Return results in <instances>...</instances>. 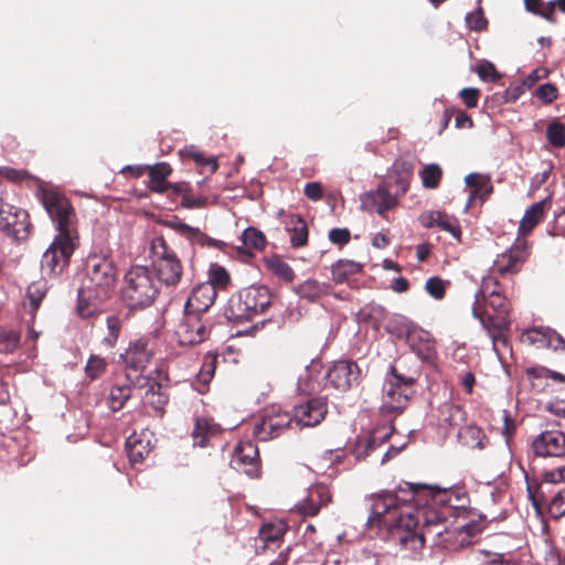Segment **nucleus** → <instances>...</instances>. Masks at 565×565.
Returning a JSON list of instances; mask_svg holds the SVG:
<instances>
[{
	"instance_id": "obj_24",
	"label": "nucleus",
	"mask_w": 565,
	"mask_h": 565,
	"mask_svg": "<svg viewBox=\"0 0 565 565\" xmlns=\"http://www.w3.org/2000/svg\"><path fill=\"white\" fill-rule=\"evenodd\" d=\"M546 201H540L532 204L524 213L518 228V238L525 237L534 230V227L544 218L546 213Z\"/></svg>"
},
{
	"instance_id": "obj_6",
	"label": "nucleus",
	"mask_w": 565,
	"mask_h": 565,
	"mask_svg": "<svg viewBox=\"0 0 565 565\" xmlns=\"http://www.w3.org/2000/svg\"><path fill=\"white\" fill-rule=\"evenodd\" d=\"M115 268L107 258L93 256L87 259L83 287L94 291L95 299H108L115 287Z\"/></svg>"
},
{
	"instance_id": "obj_15",
	"label": "nucleus",
	"mask_w": 565,
	"mask_h": 565,
	"mask_svg": "<svg viewBox=\"0 0 565 565\" xmlns=\"http://www.w3.org/2000/svg\"><path fill=\"white\" fill-rule=\"evenodd\" d=\"M531 448L536 457H564L565 434L561 430H545L532 440Z\"/></svg>"
},
{
	"instance_id": "obj_21",
	"label": "nucleus",
	"mask_w": 565,
	"mask_h": 565,
	"mask_svg": "<svg viewBox=\"0 0 565 565\" xmlns=\"http://www.w3.org/2000/svg\"><path fill=\"white\" fill-rule=\"evenodd\" d=\"M127 456L132 465L141 463L151 452L152 445L148 436L134 433L126 440Z\"/></svg>"
},
{
	"instance_id": "obj_63",
	"label": "nucleus",
	"mask_w": 565,
	"mask_h": 565,
	"mask_svg": "<svg viewBox=\"0 0 565 565\" xmlns=\"http://www.w3.org/2000/svg\"><path fill=\"white\" fill-rule=\"evenodd\" d=\"M500 291V285L497 278L488 277L482 280L481 296L483 299L493 296Z\"/></svg>"
},
{
	"instance_id": "obj_39",
	"label": "nucleus",
	"mask_w": 565,
	"mask_h": 565,
	"mask_svg": "<svg viewBox=\"0 0 565 565\" xmlns=\"http://www.w3.org/2000/svg\"><path fill=\"white\" fill-rule=\"evenodd\" d=\"M287 532V524L284 521H274L265 523L259 530V540L264 542L265 547L282 540Z\"/></svg>"
},
{
	"instance_id": "obj_31",
	"label": "nucleus",
	"mask_w": 565,
	"mask_h": 565,
	"mask_svg": "<svg viewBox=\"0 0 565 565\" xmlns=\"http://www.w3.org/2000/svg\"><path fill=\"white\" fill-rule=\"evenodd\" d=\"M265 268L286 284H291L296 274L291 266L279 255L273 254L263 258Z\"/></svg>"
},
{
	"instance_id": "obj_51",
	"label": "nucleus",
	"mask_w": 565,
	"mask_h": 565,
	"mask_svg": "<svg viewBox=\"0 0 565 565\" xmlns=\"http://www.w3.org/2000/svg\"><path fill=\"white\" fill-rule=\"evenodd\" d=\"M546 138L553 147H565V126L559 121H552L547 126Z\"/></svg>"
},
{
	"instance_id": "obj_62",
	"label": "nucleus",
	"mask_w": 565,
	"mask_h": 565,
	"mask_svg": "<svg viewBox=\"0 0 565 565\" xmlns=\"http://www.w3.org/2000/svg\"><path fill=\"white\" fill-rule=\"evenodd\" d=\"M351 234L348 228H332L329 232V239L337 245L343 246L350 242Z\"/></svg>"
},
{
	"instance_id": "obj_3",
	"label": "nucleus",
	"mask_w": 565,
	"mask_h": 565,
	"mask_svg": "<svg viewBox=\"0 0 565 565\" xmlns=\"http://www.w3.org/2000/svg\"><path fill=\"white\" fill-rule=\"evenodd\" d=\"M158 287L149 268L134 266L125 275L120 298L129 310H143L156 300Z\"/></svg>"
},
{
	"instance_id": "obj_34",
	"label": "nucleus",
	"mask_w": 565,
	"mask_h": 565,
	"mask_svg": "<svg viewBox=\"0 0 565 565\" xmlns=\"http://www.w3.org/2000/svg\"><path fill=\"white\" fill-rule=\"evenodd\" d=\"M106 299H95L94 291L85 287L78 289L77 313L82 318H90L100 311V303Z\"/></svg>"
},
{
	"instance_id": "obj_55",
	"label": "nucleus",
	"mask_w": 565,
	"mask_h": 565,
	"mask_svg": "<svg viewBox=\"0 0 565 565\" xmlns=\"http://www.w3.org/2000/svg\"><path fill=\"white\" fill-rule=\"evenodd\" d=\"M547 512L551 518L559 519L565 515V488L558 491L550 501Z\"/></svg>"
},
{
	"instance_id": "obj_2",
	"label": "nucleus",
	"mask_w": 565,
	"mask_h": 565,
	"mask_svg": "<svg viewBox=\"0 0 565 565\" xmlns=\"http://www.w3.org/2000/svg\"><path fill=\"white\" fill-rule=\"evenodd\" d=\"M42 203L58 234L42 257V269L58 276L68 266L78 243L76 214L70 200L55 191H43Z\"/></svg>"
},
{
	"instance_id": "obj_42",
	"label": "nucleus",
	"mask_w": 565,
	"mask_h": 565,
	"mask_svg": "<svg viewBox=\"0 0 565 565\" xmlns=\"http://www.w3.org/2000/svg\"><path fill=\"white\" fill-rule=\"evenodd\" d=\"M428 218H430V222L426 223L427 227L433 226V224H437L441 230L450 233L455 238H460L461 228L456 218L441 212L430 213Z\"/></svg>"
},
{
	"instance_id": "obj_37",
	"label": "nucleus",
	"mask_w": 565,
	"mask_h": 565,
	"mask_svg": "<svg viewBox=\"0 0 565 565\" xmlns=\"http://www.w3.org/2000/svg\"><path fill=\"white\" fill-rule=\"evenodd\" d=\"M392 431L393 427H390V431L380 435V430L376 429L371 437L358 440L352 450L353 455L358 459L366 458L376 446L385 443L390 438Z\"/></svg>"
},
{
	"instance_id": "obj_1",
	"label": "nucleus",
	"mask_w": 565,
	"mask_h": 565,
	"mask_svg": "<svg viewBox=\"0 0 565 565\" xmlns=\"http://www.w3.org/2000/svg\"><path fill=\"white\" fill-rule=\"evenodd\" d=\"M451 497L446 489L399 483L397 492L381 493L372 499L369 523L386 527L391 539L405 550H420L427 535H446L440 543L447 544L454 532L445 523L457 511L450 503Z\"/></svg>"
},
{
	"instance_id": "obj_54",
	"label": "nucleus",
	"mask_w": 565,
	"mask_h": 565,
	"mask_svg": "<svg viewBox=\"0 0 565 565\" xmlns=\"http://www.w3.org/2000/svg\"><path fill=\"white\" fill-rule=\"evenodd\" d=\"M526 375L531 379H550L565 385V375L548 370L545 366H533L526 370Z\"/></svg>"
},
{
	"instance_id": "obj_50",
	"label": "nucleus",
	"mask_w": 565,
	"mask_h": 565,
	"mask_svg": "<svg viewBox=\"0 0 565 565\" xmlns=\"http://www.w3.org/2000/svg\"><path fill=\"white\" fill-rule=\"evenodd\" d=\"M21 334L14 330H0V353H12L19 345Z\"/></svg>"
},
{
	"instance_id": "obj_49",
	"label": "nucleus",
	"mask_w": 565,
	"mask_h": 565,
	"mask_svg": "<svg viewBox=\"0 0 565 565\" xmlns=\"http://www.w3.org/2000/svg\"><path fill=\"white\" fill-rule=\"evenodd\" d=\"M107 361L96 354H92L85 365V374L90 381L102 377L107 371Z\"/></svg>"
},
{
	"instance_id": "obj_53",
	"label": "nucleus",
	"mask_w": 565,
	"mask_h": 565,
	"mask_svg": "<svg viewBox=\"0 0 565 565\" xmlns=\"http://www.w3.org/2000/svg\"><path fill=\"white\" fill-rule=\"evenodd\" d=\"M466 23L469 30L481 32L486 31L488 28V20L484 17L483 10L479 7L477 10L469 12L466 15Z\"/></svg>"
},
{
	"instance_id": "obj_40",
	"label": "nucleus",
	"mask_w": 565,
	"mask_h": 565,
	"mask_svg": "<svg viewBox=\"0 0 565 565\" xmlns=\"http://www.w3.org/2000/svg\"><path fill=\"white\" fill-rule=\"evenodd\" d=\"M47 287L44 280L33 281L26 289V299L29 306V312L31 318L34 319L38 309L41 306L42 300L46 296ZM26 307V302L24 303Z\"/></svg>"
},
{
	"instance_id": "obj_17",
	"label": "nucleus",
	"mask_w": 565,
	"mask_h": 565,
	"mask_svg": "<svg viewBox=\"0 0 565 565\" xmlns=\"http://www.w3.org/2000/svg\"><path fill=\"white\" fill-rule=\"evenodd\" d=\"M398 204L396 195L391 194L385 185H380L374 191L361 195V207L366 212H375L381 216Z\"/></svg>"
},
{
	"instance_id": "obj_11",
	"label": "nucleus",
	"mask_w": 565,
	"mask_h": 565,
	"mask_svg": "<svg viewBox=\"0 0 565 565\" xmlns=\"http://www.w3.org/2000/svg\"><path fill=\"white\" fill-rule=\"evenodd\" d=\"M292 423V417L287 412H267L254 426V436L262 440L277 438L286 433Z\"/></svg>"
},
{
	"instance_id": "obj_35",
	"label": "nucleus",
	"mask_w": 565,
	"mask_h": 565,
	"mask_svg": "<svg viewBox=\"0 0 565 565\" xmlns=\"http://www.w3.org/2000/svg\"><path fill=\"white\" fill-rule=\"evenodd\" d=\"M150 252L152 257V265H158L172 259H178V256L168 239L160 235L151 239Z\"/></svg>"
},
{
	"instance_id": "obj_33",
	"label": "nucleus",
	"mask_w": 565,
	"mask_h": 565,
	"mask_svg": "<svg viewBox=\"0 0 565 565\" xmlns=\"http://www.w3.org/2000/svg\"><path fill=\"white\" fill-rule=\"evenodd\" d=\"M158 278L167 286H175L180 282L183 267L181 260L172 259L153 266Z\"/></svg>"
},
{
	"instance_id": "obj_23",
	"label": "nucleus",
	"mask_w": 565,
	"mask_h": 565,
	"mask_svg": "<svg viewBox=\"0 0 565 565\" xmlns=\"http://www.w3.org/2000/svg\"><path fill=\"white\" fill-rule=\"evenodd\" d=\"M172 227L189 239L191 244L212 248H221L223 246V242L207 236L199 227H192L183 222L173 223Z\"/></svg>"
},
{
	"instance_id": "obj_44",
	"label": "nucleus",
	"mask_w": 565,
	"mask_h": 565,
	"mask_svg": "<svg viewBox=\"0 0 565 565\" xmlns=\"http://www.w3.org/2000/svg\"><path fill=\"white\" fill-rule=\"evenodd\" d=\"M550 328L534 327L521 334V342L534 345L537 349L547 348V332Z\"/></svg>"
},
{
	"instance_id": "obj_43",
	"label": "nucleus",
	"mask_w": 565,
	"mask_h": 565,
	"mask_svg": "<svg viewBox=\"0 0 565 565\" xmlns=\"http://www.w3.org/2000/svg\"><path fill=\"white\" fill-rule=\"evenodd\" d=\"M419 343H415V335L409 338L413 351L425 361L431 360L436 354L435 341L429 338L428 333L418 335Z\"/></svg>"
},
{
	"instance_id": "obj_7",
	"label": "nucleus",
	"mask_w": 565,
	"mask_h": 565,
	"mask_svg": "<svg viewBox=\"0 0 565 565\" xmlns=\"http://www.w3.org/2000/svg\"><path fill=\"white\" fill-rule=\"evenodd\" d=\"M32 230L29 213L9 204L0 196V231L14 241H25Z\"/></svg>"
},
{
	"instance_id": "obj_36",
	"label": "nucleus",
	"mask_w": 565,
	"mask_h": 565,
	"mask_svg": "<svg viewBox=\"0 0 565 565\" xmlns=\"http://www.w3.org/2000/svg\"><path fill=\"white\" fill-rule=\"evenodd\" d=\"M128 375L131 374H126V383L115 384L110 387V392L108 395V406L114 412L122 409L125 404L131 396V387L134 386V384L128 380Z\"/></svg>"
},
{
	"instance_id": "obj_4",
	"label": "nucleus",
	"mask_w": 565,
	"mask_h": 565,
	"mask_svg": "<svg viewBox=\"0 0 565 565\" xmlns=\"http://www.w3.org/2000/svg\"><path fill=\"white\" fill-rule=\"evenodd\" d=\"M273 296L268 287L249 286L242 289L237 298H232L227 308L228 318L235 321L250 320L264 313L271 305Z\"/></svg>"
},
{
	"instance_id": "obj_46",
	"label": "nucleus",
	"mask_w": 565,
	"mask_h": 565,
	"mask_svg": "<svg viewBox=\"0 0 565 565\" xmlns=\"http://www.w3.org/2000/svg\"><path fill=\"white\" fill-rule=\"evenodd\" d=\"M183 160L191 159L200 167H210V171L214 173L217 168V161L214 158H205L203 153L198 151L194 147H186L179 151Z\"/></svg>"
},
{
	"instance_id": "obj_19",
	"label": "nucleus",
	"mask_w": 565,
	"mask_h": 565,
	"mask_svg": "<svg viewBox=\"0 0 565 565\" xmlns=\"http://www.w3.org/2000/svg\"><path fill=\"white\" fill-rule=\"evenodd\" d=\"M217 294L212 285L205 282L199 284L192 289L184 305V311L203 317L213 306Z\"/></svg>"
},
{
	"instance_id": "obj_12",
	"label": "nucleus",
	"mask_w": 565,
	"mask_h": 565,
	"mask_svg": "<svg viewBox=\"0 0 565 565\" xmlns=\"http://www.w3.org/2000/svg\"><path fill=\"white\" fill-rule=\"evenodd\" d=\"M361 370L353 361L335 362L327 372V384L341 392L349 391L360 380Z\"/></svg>"
},
{
	"instance_id": "obj_58",
	"label": "nucleus",
	"mask_w": 565,
	"mask_h": 565,
	"mask_svg": "<svg viewBox=\"0 0 565 565\" xmlns=\"http://www.w3.org/2000/svg\"><path fill=\"white\" fill-rule=\"evenodd\" d=\"M477 74L480 77V79L492 83L499 81L501 77L494 64L488 61L482 62L481 64L478 65Z\"/></svg>"
},
{
	"instance_id": "obj_47",
	"label": "nucleus",
	"mask_w": 565,
	"mask_h": 565,
	"mask_svg": "<svg viewBox=\"0 0 565 565\" xmlns=\"http://www.w3.org/2000/svg\"><path fill=\"white\" fill-rule=\"evenodd\" d=\"M242 242L246 248L263 250L266 247V236L255 227H247L242 233Z\"/></svg>"
},
{
	"instance_id": "obj_25",
	"label": "nucleus",
	"mask_w": 565,
	"mask_h": 565,
	"mask_svg": "<svg viewBox=\"0 0 565 565\" xmlns=\"http://www.w3.org/2000/svg\"><path fill=\"white\" fill-rule=\"evenodd\" d=\"M438 411V424L447 430L459 429L466 422V412L458 405L444 403Z\"/></svg>"
},
{
	"instance_id": "obj_32",
	"label": "nucleus",
	"mask_w": 565,
	"mask_h": 565,
	"mask_svg": "<svg viewBox=\"0 0 565 565\" xmlns=\"http://www.w3.org/2000/svg\"><path fill=\"white\" fill-rule=\"evenodd\" d=\"M457 438L461 445L471 449H483L489 441L482 429L476 425L461 426Z\"/></svg>"
},
{
	"instance_id": "obj_16",
	"label": "nucleus",
	"mask_w": 565,
	"mask_h": 565,
	"mask_svg": "<svg viewBox=\"0 0 565 565\" xmlns=\"http://www.w3.org/2000/svg\"><path fill=\"white\" fill-rule=\"evenodd\" d=\"M154 354V343L148 338H139L130 342L124 359L128 370L142 372Z\"/></svg>"
},
{
	"instance_id": "obj_41",
	"label": "nucleus",
	"mask_w": 565,
	"mask_h": 565,
	"mask_svg": "<svg viewBox=\"0 0 565 565\" xmlns=\"http://www.w3.org/2000/svg\"><path fill=\"white\" fill-rule=\"evenodd\" d=\"M361 270L362 266L359 263L348 259H340L334 265H332V279L335 284H343L349 279V277L360 273Z\"/></svg>"
},
{
	"instance_id": "obj_56",
	"label": "nucleus",
	"mask_w": 565,
	"mask_h": 565,
	"mask_svg": "<svg viewBox=\"0 0 565 565\" xmlns=\"http://www.w3.org/2000/svg\"><path fill=\"white\" fill-rule=\"evenodd\" d=\"M107 330L108 334L105 337L104 343L113 348L121 331V321L117 316L113 315L107 318Z\"/></svg>"
},
{
	"instance_id": "obj_22",
	"label": "nucleus",
	"mask_w": 565,
	"mask_h": 565,
	"mask_svg": "<svg viewBox=\"0 0 565 565\" xmlns=\"http://www.w3.org/2000/svg\"><path fill=\"white\" fill-rule=\"evenodd\" d=\"M282 223L288 233H290V244L292 247H302L308 242V226L306 221L297 214L282 215Z\"/></svg>"
},
{
	"instance_id": "obj_5",
	"label": "nucleus",
	"mask_w": 565,
	"mask_h": 565,
	"mask_svg": "<svg viewBox=\"0 0 565 565\" xmlns=\"http://www.w3.org/2000/svg\"><path fill=\"white\" fill-rule=\"evenodd\" d=\"M416 380L397 373L395 366L383 384L382 406L384 413H402L414 393L413 386Z\"/></svg>"
},
{
	"instance_id": "obj_10",
	"label": "nucleus",
	"mask_w": 565,
	"mask_h": 565,
	"mask_svg": "<svg viewBox=\"0 0 565 565\" xmlns=\"http://www.w3.org/2000/svg\"><path fill=\"white\" fill-rule=\"evenodd\" d=\"M529 255L527 242L523 238H516L514 245L497 256L492 270L500 276L516 274L521 270Z\"/></svg>"
},
{
	"instance_id": "obj_28",
	"label": "nucleus",
	"mask_w": 565,
	"mask_h": 565,
	"mask_svg": "<svg viewBox=\"0 0 565 565\" xmlns=\"http://www.w3.org/2000/svg\"><path fill=\"white\" fill-rule=\"evenodd\" d=\"M220 431L221 426L216 424L212 418L204 416L196 417L192 431L194 445L205 447L210 438L216 436Z\"/></svg>"
},
{
	"instance_id": "obj_38",
	"label": "nucleus",
	"mask_w": 565,
	"mask_h": 565,
	"mask_svg": "<svg viewBox=\"0 0 565 565\" xmlns=\"http://www.w3.org/2000/svg\"><path fill=\"white\" fill-rule=\"evenodd\" d=\"M216 365L217 354L212 352L206 353L196 377L198 384L202 385V387H198L200 393H204L207 390L210 382L214 377Z\"/></svg>"
},
{
	"instance_id": "obj_18",
	"label": "nucleus",
	"mask_w": 565,
	"mask_h": 565,
	"mask_svg": "<svg viewBox=\"0 0 565 565\" xmlns=\"http://www.w3.org/2000/svg\"><path fill=\"white\" fill-rule=\"evenodd\" d=\"M332 501V493L328 486L317 483L309 488L307 497L297 504L299 513L303 516H316L322 507Z\"/></svg>"
},
{
	"instance_id": "obj_61",
	"label": "nucleus",
	"mask_w": 565,
	"mask_h": 565,
	"mask_svg": "<svg viewBox=\"0 0 565 565\" xmlns=\"http://www.w3.org/2000/svg\"><path fill=\"white\" fill-rule=\"evenodd\" d=\"M459 96L467 108H475L478 105L480 90L473 87H466L459 92Z\"/></svg>"
},
{
	"instance_id": "obj_14",
	"label": "nucleus",
	"mask_w": 565,
	"mask_h": 565,
	"mask_svg": "<svg viewBox=\"0 0 565 565\" xmlns=\"http://www.w3.org/2000/svg\"><path fill=\"white\" fill-rule=\"evenodd\" d=\"M128 380L135 387H147L142 397L146 406L151 407L158 415H162L164 413V407L169 401V394L162 384L142 375H137L135 377L128 375Z\"/></svg>"
},
{
	"instance_id": "obj_13",
	"label": "nucleus",
	"mask_w": 565,
	"mask_h": 565,
	"mask_svg": "<svg viewBox=\"0 0 565 565\" xmlns=\"http://www.w3.org/2000/svg\"><path fill=\"white\" fill-rule=\"evenodd\" d=\"M328 414V404L324 397H315L295 407L292 422L300 427L318 426Z\"/></svg>"
},
{
	"instance_id": "obj_60",
	"label": "nucleus",
	"mask_w": 565,
	"mask_h": 565,
	"mask_svg": "<svg viewBox=\"0 0 565 565\" xmlns=\"http://www.w3.org/2000/svg\"><path fill=\"white\" fill-rule=\"evenodd\" d=\"M542 481L546 483H561L565 481V465L553 469H546L541 475Z\"/></svg>"
},
{
	"instance_id": "obj_29",
	"label": "nucleus",
	"mask_w": 565,
	"mask_h": 565,
	"mask_svg": "<svg viewBox=\"0 0 565 565\" xmlns=\"http://www.w3.org/2000/svg\"><path fill=\"white\" fill-rule=\"evenodd\" d=\"M467 186L471 188V192L468 200V206L479 199L483 202L493 191L489 177H483L478 173H470L465 179Z\"/></svg>"
},
{
	"instance_id": "obj_30",
	"label": "nucleus",
	"mask_w": 565,
	"mask_h": 565,
	"mask_svg": "<svg viewBox=\"0 0 565 565\" xmlns=\"http://www.w3.org/2000/svg\"><path fill=\"white\" fill-rule=\"evenodd\" d=\"M415 163L411 159L398 158L392 166V173L395 177V183L399 188L398 195L408 191L409 181L413 177Z\"/></svg>"
},
{
	"instance_id": "obj_59",
	"label": "nucleus",
	"mask_w": 565,
	"mask_h": 565,
	"mask_svg": "<svg viewBox=\"0 0 565 565\" xmlns=\"http://www.w3.org/2000/svg\"><path fill=\"white\" fill-rule=\"evenodd\" d=\"M0 175L7 179L8 181L14 182V183H21L25 180L31 179L30 173L26 170H19L14 168H1L0 169Z\"/></svg>"
},
{
	"instance_id": "obj_57",
	"label": "nucleus",
	"mask_w": 565,
	"mask_h": 565,
	"mask_svg": "<svg viewBox=\"0 0 565 565\" xmlns=\"http://www.w3.org/2000/svg\"><path fill=\"white\" fill-rule=\"evenodd\" d=\"M535 96L544 104H552L558 98V89L552 83L542 84L536 88Z\"/></svg>"
},
{
	"instance_id": "obj_45",
	"label": "nucleus",
	"mask_w": 565,
	"mask_h": 565,
	"mask_svg": "<svg viewBox=\"0 0 565 565\" xmlns=\"http://www.w3.org/2000/svg\"><path fill=\"white\" fill-rule=\"evenodd\" d=\"M205 284H210L214 287L215 292L218 290H225L231 284V277L228 271L220 266L212 265L209 270V280Z\"/></svg>"
},
{
	"instance_id": "obj_52",
	"label": "nucleus",
	"mask_w": 565,
	"mask_h": 565,
	"mask_svg": "<svg viewBox=\"0 0 565 565\" xmlns=\"http://www.w3.org/2000/svg\"><path fill=\"white\" fill-rule=\"evenodd\" d=\"M448 282L438 276H434L427 279L425 284L426 292L436 300H441L446 296V285Z\"/></svg>"
},
{
	"instance_id": "obj_20",
	"label": "nucleus",
	"mask_w": 565,
	"mask_h": 565,
	"mask_svg": "<svg viewBox=\"0 0 565 565\" xmlns=\"http://www.w3.org/2000/svg\"><path fill=\"white\" fill-rule=\"evenodd\" d=\"M473 315L481 321L483 328L488 331V334L492 339V342L494 344L498 341H507L503 333L509 330L511 323L510 319L507 317V313H499L498 316H492L483 312H478V309L475 308Z\"/></svg>"
},
{
	"instance_id": "obj_8",
	"label": "nucleus",
	"mask_w": 565,
	"mask_h": 565,
	"mask_svg": "<svg viewBox=\"0 0 565 565\" xmlns=\"http://www.w3.org/2000/svg\"><path fill=\"white\" fill-rule=\"evenodd\" d=\"M212 323L202 316L184 311L183 318L175 329L180 345H196L209 339Z\"/></svg>"
},
{
	"instance_id": "obj_48",
	"label": "nucleus",
	"mask_w": 565,
	"mask_h": 565,
	"mask_svg": "<svg viewBox=\"0 0 565 565\" xmlns=\"http://www.w3.org/2000/svg\"><path fill=\"white\" fill-rule=\"evenodd\" d=\"M419 175L424 188L436 189L441 181L443 170L438 164L430 163L423 168Z\"/></svg>"
},
{
	"instance_id": "obj_26",
	"label": "nucleus",
	"mask_w": 565,
	"mask_h": 565,
	"mask_svg": "<svg viewBox=\"0 0 565 565\" xmlns=\"http://www.w3.org/2000/svg\"><path fill=\"white\" fill-rule=\"evenodd\" d=\"M172 173V168L167 162H158L148 167L149 182L148 188L152 192L164 193L171 186L168 182L169 175Z\"/></svg>"
},
{
	"instance_id": "obj_27",
	"label": "nucleus",
	"mask_w": 565,
	"mask_h": 565,
	"mask_svg": "<svg viewBox=\"0 0 565 565\" xmlns=\"http://www.w3.org/2000/svg\"><path fill=\"white\" fill-rule=\"evenodd\" d=\"M294 291L300 298L306 299L309 302H315L321 297L330 295L332 288L327 282H320L317 279L309 278L297 285L294 288Z\"/></svg>"
},
{
	"instance_id": "obj_64",
	"label": "nucleus",
	"mask_w": 565,
	"mask_h": 565,
	"mask_svg": "<svg viewBox=\"0 0 565 565\" xmlns=\"http://www.w3.org/2000/svg\"><path fill=\"white\" fill-rule=\"evenodd\" d=\"M488 305L498 313H508V303L505 297L499 291L498 294L486 298Z\"/></svg>"
},
{
	"instance_id": "obj_9",
	"label": "nucleus",
	"mask_w": 565,
	"mask_h": 565,
	"mask_svg": "<svg viewBox=\"0 0 565 565\" xmlns=\"http://www.w3.org/2000/svg\"><path fill=\"white\" fill-rule=\"evenodd\" d=\"M231 467L249 478L260 476V458L258 447L250 440L239 441L232 455Z\"/></svg>"
}]
</instances>
